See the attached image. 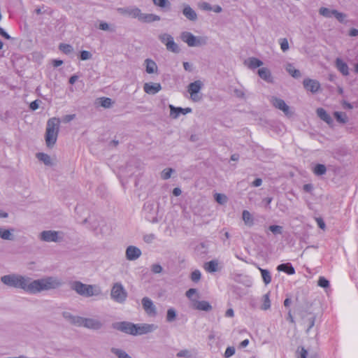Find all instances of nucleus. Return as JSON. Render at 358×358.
Returning <instances> with one entry per match:
<instances>
[{"mask_svg": "<svg viewBox=\"0 0 358 358\" xmlns=\"http://www.w3.org/2000/svg\"><path fill=\"white\" fill-rule=\"evenodd\" d=\"M0 280L8 287L20 289L31 294L56 289L63 285L62 280L55 276H46L34 280L27 275L10 273L1 276Z\"/></svg>", "mask_w": 358, "mask_h": 358, "instance_id": "nucleus-1", "label": "nucleus"}, {"mask_svg": "<svg viewBox=\"0 0 358 358\" xmlns=\"http://www.w3.org/2000/svg\"><path fill=\"white\" fill-rule=\"evenodd\" d=\"M59 122V119L56 117H52L48 120L45 131V143L48 148H52L57 141Z\"/></svg>", "mask_w": 358, "mask_h": 358, "instance_id": "nucleus-2", "label": "nucleus"}, {"mask_svg": "<svg viewBox=\"0 0 358 358\" xmlns=\"http://www.w3.org/2000/svg\"><path fill=\"white\" fill-rule=\"evenodd\" d=\"M181 40L186 43L189 47H199L207 44L206 36H195L189 31H182L180 34Z\"/></svg>", "mask_w": 358, "mask_h": 358, "instance_id": "nucleus-3", "label": "nucleus"}, {"mask_svg": "<svg viewBox=\"0 0 358 358\" xmlns=\"http://www.w3.org/2000/svg\"><path fill=\"white\" fill-rule=\"evenodd\" d=\"M110 298L119 303L125 302L127 298V292L120 282L113 284L110 291Z\"/></svg>", "mask_w": 358, "mask_h": 358, "instance_id": "nucleus-4", "label": "nucleus"}, {"mask_svg": "<svg viewBox=\"0 0 358 358\" xmlns=\"http://www.w3.org/2000/svg\"><path fill=\"white\" fill-rule=\"evenodd\" d=\"M38 238L44 242L59 243L63 241V236L61 231L53 230H45L40 233Z\"/></svg>", "mask_w": 358, "mask_h": 358, "instance_id": "nucleus-5", "label": "nucleus"}, {"mask_svg": "<svg viewBox=\"0 0 358 358\" xmlns=\"http://www.w3.org/2000/svg\"><path fill=\"white\" fill-rule=\"evenodd\" d=\"M159 40L166 46L168 51L178 53L180 48L178 45L174 42L173 37L167 33L161 34L158 36Z\"/></svg>", "mask_w": 358, "mask_h": 358, "instance_id": "nucleus-6", "label": "nucleus"}, {"mask_svg": "<svg viewBox=\"0 0 358 358\" xmlns=\"http://www.w3.org/2000/svg\"><path fill=\"white\" fill-rule=\"evenodd\" d=\"M112 327L115 330L132 336H134V330H136L135 324L127 321L114 322L112 324Z\"/></svg>", "mask_w": 358, "mask_h": 358, "instance_id": "nucleus-7", "label": "nucleus"}, {"mask_svg": "<svg viewBox=\"0 0 358 358\" xmlns=\"http://www.w3.org/2000/svg\"><path fill=\"white\" fill-rule=\"evenodd\" d=\"M203 86V83L199 80H197L189 84L187 87V91L189 93L191 99L193 101L197 102L201 99L202 96L199 95V92H200Z\"/></svg>", "mask_w": 358, "mask_h": 358, "instance_id": "nucleus-8", "label": "nucleus"}, {"mask_svg": "<svg viewBox=\"0 0 358 358\" xmlns=\"http://www.w3.org/2000/svg\"><path fill=\"white\" fill-rule=\"evenodd\" d=\"M103 322L100 320L93 317H82L80 327H85L87 329L99 331L103 327Z\"/></svg>", "mask_w": 358, "mask_h": 358, "instance_id": "nucleus-9", "label": "nucleus"}, {"mask_svg": "<svg viewBox=\"0 0 358 358\" xmlns=\"http://www.w3.org/2000/svg\"><path fill=\"white\" fill-rule=\"evenodd\" d=\"M269 101L275 108L282 110L285 115L291 116L292 115L289 106L286 104L284 100L273 96L270 97Z\"/></svg>", "mask_w": 358, "mask_h": 358, "instance_id": "nucleus-10", "label": "nucleus"}, {"mask_svg": "<svg viewBox=\"0 0 358 358\" xmlns=\"http://www.w3.org/2000/svg\"><path fill=\"white\" fill-rule=\"evenodd\" d=\"M136 330H134V336L146 334L148 333L153 332L158 327L156 324H135Z\"/></svg>", "mask_w": 358, "mask_h": 358, "instance_id": "nucleus-11", "label": "nucleus"}, {"mask_svg": "<svg viewBox=\"0 0 358 358\" xmlns=\"http://www.w3.org/2000/svg\"><path fill=\"white\" fill-rule=\"evenodd\" d=\"M141 303L145 312L149 316L155 317L157 315V308L150 298L147 296L143 297L141 300Z\"/></svg>", "mask_w": 358, "mask_h": 358, "instance_id": "nucleus-12", "label": "nucleus"}, {"mask_svg": "<svg viewBox=\"0 0 358 358\" xmlns=\"http://www.w3.org/2000/svg\"><path fill=\"white\" fill-rule=\"evenodd\" d=\"M140 10L141 9L136 6H128L117 8V11L120 14L133 18H138V16L140 14Z\"/></svg>", "mask_w": 358, "mask_h": 358, "instance_id": "nucleus-13", "label": "nucleus"}, {"mask_svg": "<svg viewBox=\"0 0 358 358\" xmlns=\"http://www.w3.org/2000/svg\"><path fill=\"white\" fill-rule=\"evenodd\" d=\"M141 250L138 248L134 245L128 246L125 252L126 258L129 261L136 260L141 257Z\"/></svg>", "mask_w": 358, "mask_h": 358, "instance_id": "nucleus-14", "label": "nucleus"}, {"mask_svg": "<svg viewBox=\"0 0 358 358\" xmlns=\"http://www.w3.org/2000/svg\"><path fill=\"white\" fill-rule=\"evenodd\" d=\"M303 85L306 90L310 91L312 93L317 92L320 88V83L316 80L310 78L304 79Z\"/></svg>", "mask_w": 358, "mask_h": 358, "instance_id": "nucleus-15", "label": "nucleus"}, {"mask_svg": "<svg viewBox=\"0 0 358 358\" xmlns=\"http://www.w3.org/2000/svg\"><path fill=\"white\" fill-rule=\"evenodd\" d=\"M85 292L84 296L91 297L97 296L102 294L101 289L96 285H85Z\"/></svg>", "mask_w": 358, "mask_h": 358, "instance_id": "nucleus-16", "label": "nucleus"}, {"mask_svg": "<svg viewBox=\"0 0 358 358\" xmlns=\"http://www.w3.org/2000/svg\"><path fill=\"white\" fill-rule=\"evenodd\" d=\"M170 116L173 119H177L180 114L186 115L192 112L191 108H182L181 107H175L173 105H169Z\"/></svg>", "mask_w": 358, "mask_h": 358, "instance_id": "nucleus-17", "label": "nucleus"}, {"mask_svg": "<svg viewBox=\"0 0 358 358\" xmlns=\"http://www.w3.org/2000/svg\"><path fill=\"white\" fill-rule=\"evenodd\" d=\"M62 317L65 319L66 321L69 322L71 324H73V325H75L77 327H80L83 317L74 315L68 311L63 312Z\"/></svg>", "mask_w": 358, "mask_h": 358, "instance_id": "nucleus-18", "label": "nucleus"}, {"mask_svg": "<svg viewBox=\"0 0 358 358\" xmlns=\"http://www.w3.org/2000/svg\"><path fill=\"white\" fill-rule=\"evenodd\" d=\"M137 19L141 22L150 23L155 21H159L161 18L159 15L155 14L143 13L140 10V14Z\"/></svg>", "mask_w": 358, "mask_h": 358, "instance_id": "nucleus-19", "label": "nucleus"}, {"mask_svg": "<svg viewBox=\"0 0 358 358\" xmlns=\"http://www.w3.org/2000/svg\"><path fill=\"white\" fill-rule=\"evenodd\" d=\"M143 90L148 94H155L162 90V86L158 83H146L143 85Z\"/></svg>", "mask_w": 358, "mask_h": 358, "instance_id": "nucleus-20", "label": "nucleus"}, {"mask_svg": "<svg viewBox=\"0 0 358 358\" xmlns=\"http://www.w3.org/2000/svg\"><path fill=\"white\" fill-rule=\"evenodd\" d=\"M257 73L258 76L266 83H273V78L272 76L271 72L268 68L262 67L259 69Z\"/></svg>", "mask_w": 358, "mask_h": 358, "instance_id": "nucleus-21", "label": "nucleus"}, {"mask_svg": "<svg viewBox=\"0 0 358 358\" xmlns=\"http://www.w3.org/2000/svg\"><path fill=\"white\" fill-rule=\"evenodd\" d=\"M192 307L196 310L210 311L212 306L206 301L192 300Z\"/></svg>", "mask_w": 358, "mask_h": 358, "instance_id": "nucleus-22", "label": "nucleus"}, {"mask_svg": "<svg viewBox=\"0 0 358 358\" xmlns=\"http://www.w3.org/2000/svg\"><path fill=\"white\" fill-rule=\"evenodd\" d=\"M182 14L190 21H196L197 20L196 13L187 4L184 5Z\"/></svg>", "mask_w": 358, "mask_h": 358, "instance_id": "nucleus-23", "label": "nucleus"}, {"mask_svg": "<svg viewBox=\"0 0 358 358\" xmlns=\"http://www.w3.org/2000/svg\"><path fill=\"white\" fill-rule=\"evenodd\" d=\"M85 285L80 281H73L71 283V288L79 295L84 296Z\"/></svg>", "mask_w": 358, "mask_h": 358, "instance_id": "nucleus-24", "label": "nucleus"}, {"mask_svg": "<svg viewBox=\"0 0 358 358\" xmlns=\"http://www.w3.org/2000/svg\"><path fill=\"white\" fill-rule=\"evenodd\" d=\"M316 113L317 116L328 124H331L333 123V120L331 117L327 113V111L324 108H317Z\"/></svg>", "mask_w": 358, "mask_h": 358, "instance_id": "nucleus-25", "label": "nucleus"}, {"mask_svg": "<svg viewBox=\"0 0 358 358\" xmlns=\"http://www.w3.org/2000/svg\"><path fill=\"white\" fill-rule=\"evenodd\" d=\"M336 66L343 75L348 76L349 74L348 66L341 59L337 58L336 59Z\"/></svg>", "mask_w": 358, "mask_h": 358, "instance_id": "nucleus-26", "label": "nucleus"}, {"mask_svg": "<svg viewBox=\"0 0 358 358\" xmlns=\"http://www.w3.org/2000/svg\"><path fill=\"white\" fill-rule=\"evenodd\" d=\"M145 71L148 73L151 74L157 72V64L150 59H146L145 60Z\"/></svg>", "mask_w": 358, "mask_h": 358, "instance_id": "nucleus-27", "label": "nucleus"}, {"mask_svg": "<svg viewBox=\"0 0 358 358\" xmlns=\"http://www.w3.org/2000/svg\"><path fill=\"white\" fill-rule=\"evenodd\" d=\"M245 64L250 69H255L263 65V62L256 57H250Z\"/></svg>", "mask_w": 358, "mask_h": 358, "instance_id": "nucleus-28", "label": "nucleus"}, {"mask_svg": "<svg viewBox=\"0 0 358 358\" xmlns=\"http://www.w3.org/2000/svg\"><path fill=\"white\" fill-rule=\"evenodd\" d=\"M277 269L280 271H283L287 274L292 275L295 273V270L291 264H281L278 266Z\"/></svg>", "mask_w": 358, "mask_h": 358, "instance_id": "nucleus-29", "label": "nucleus"}, {"mask_svg": "<svg viewBox=\"0 0 358 358\" xmlns=\"http://www.w3.org/2000/svg\"><path fill=\"white\" fill-rule=\"evenodd\" d=\"M36 157L38 160L43 162L47 166H52L53 163L50 156L43 152H38L36 154Z\"/></svg>", "mask_w": 358, "mask_h": 358, "instance_id": "nucleus-30", "label": "nucleus"}, {"mask_svg": "<svg viewBox=\"0 0 358 358\" xmlns=\"http://www.w3.org/2000/svg\"><path fill=\"white\" fill-rule=\"evenodd\" d=\"M204 268L209 273H214L218 270V262L217 260H211L205 264Z\"/></svg>", "mask_w": 358, "mask_h": 358, "instance_id": "nucleus-31", "label": "nucleus"}, {"mask_svg": "<svg viewBox=\"0 0 358 358\" xmlns=\"http://www.w3.org/2000/svg\"><path fill=\"white\" fill-rule=\"evenodd\" d=\"M110 352L117 358H132L126 351L120 348H112Z\"/></svg>", "mask_w": 358, "mask_h": 358, "instance_id": "nucleus-32", "label": "nucleus"}, {"mask_svg": "<svg viewBox=\"0 0 358 358\" xmlns=\"http://www.w3.org/2000/svg\"><path fill=\"white\" fill-rule=\"evenodd\" d=\"M242 217L245 225L252 227L254 224L253 217L248 210H244L242 213Z\"/></svg>", "mask_w": 358, "mask_h": 358, "instance_id": "nucleus-33", "label": "nucleus"}, {"mask_svg": "<svg viewBox=\"0 0 358 358\" xmlns=\"http://www.w3.org/2000/svg\"><path fill=\"white\" fill-rule=\"evenodd\" d=\"M285 69L286 71L294 78H299L301 76L299 70L296 69L292 64H287Z\"/></svg>", "mask_w": 358, "mask_h": 358, "instance_id": "nucleus-34", "label": "nucleus"}, {"mask_svg": "<svg viewBox=\"0 0 358 358\" xmlns=\"http://www.w3.org/2000/svg\"><path fill=\"white\" fill-rule=\"evenodd\" d=\"M14 229H3L0 227V238H1L3 240H13V236L11 234V231H13Z\"/></svg>", "mask_w": 358, "mask_h": 358, "instance_id": "nucleus-35", "label": "nucleus"}, {"mask_svg": "<svg viewBox=\"0 0 358 358\" xmlns=\"http://www.w3.org/2000/svg\"><path fill=\"white\" fill-rule=\"evenodd\" d=\"M334 115L336 120L340 123L345 124L348 121V117L345 113L336 111L334 112Z\"/></svg>", "mask_w": 358, "mask_h": 358, "instance_id": "nucleus-36", "label": "nucleus"}, {"mask_svg": "<svg viewBox=\"0 0 358 358\" xmlns=\"http://www.w3.org/2000/svg\"><path fill=\"white\" fill-rule=\"evenodd\" d=\"M259 271L262 273V277L265 285H268L271 281V275L269 271L259 268Z\"/></svg>", "mask_w": 358, "mask_h": 358, "instance_id": "nucleus-37", "label": "nucleus"}, {"mask_svg": "<svg viewBox=\"0 0 358 358\" xmlns=\"http://www.w3.org/2000/svg\"><path fill=\"white\" fill-rule=\"evenodd\" d=\"M177 313L173 308H170L167 310L166 320L168 322H172L176 320Z\"/></svg>", "mask_w": 358, "mask_h": 358, "instance_id": "nucleus-38", "label": "nucleus"}, {"mask_svg": "<svg viewBox=\"0 0 358 358\" xmlns=\"http://www.w3.org/2000/svg\"><path fill=\"white\" fill-rule=\"evenodd\" d=\"M327 172V168L324 164H317L313 169V173L316 176H322Z\"/></svg>", "mask_w": 358, "mask_h": 358, "instance_id": "nucleus-39", "label": "nucleus"}, {"mask_svg": "<svg viewBox=\"0 0 358 358\" xmlns=\"http://www.w3.org/2000/svg\"><path fill=\"white\" fill-rule=\"evenodd\" d=\"M271 307V301L269 299V293H267L263 296V303L261 308L264 310L269 309Z\"/></svg>", "mask_w": 358, "mask_h": 358, "instance_id": "nucleus-40", "label": "nucleus"}, {"mask_svg": "<svg viewBox=\"0 0 358 358\" xmlns=\"http://www.w3.org/2000/svg\"><path fill=\"white\" fill-rule=\"evenodd\" d=\"M59 49L66 55L71 53L73 50V47L71 45L66 43L59 44Z\"/></svg>", "mask_w": 358, "mask_h": 358, "instance_id": "nucleus-41", "label": "nucleus"}, {"mask_svg": "<svg viewBox=\"0 0 358 358\" xmlns=\"http://www.w3.org/2000/svg\"><path fill=\"white\" fill-rule=\"evenodd\" d=\"M99 103H100V105L105 108H109L113 105V101H112L111 99L108 98V97H101L100 99Z\"/></svg>", "mask_w": 358, "mask_h": 358, "instance_id": "nucleus-42", "label": "nucleus"}, {"mask_svg": "<svg viewBox=\"0 0 358 358\" xmlns=\"http://www.w3.org/2000/svg\"><path fill=\"white\" fill-rule=\"evenodd\" d=\"M334 10H330L325 7H322L319 10L320 15L325 17H333Z\"/></svg>", "mask_w": 358, "mask_h": 358, "instance_id": "nucleus-43", "label": "nucleus"}, {"mask_svg": "<svg viewBox=\"0 0 358 358\" xmlns=\"http://www.w3.org/2000/svg\"><path fill=\"white\" fill-rule=\"evenodd\" d=\"M174 169H171V168H167V169H164L162 172H161V178L163 179V180H168L171 178V174L174 172Z\"/></svg>", "mask_w": 358, "mask_h": 358, "instance_id": "nucleus-44", "label": "nucleus"}, {"mask_svg": "<svg viewBox=\"0 0 358 358\" xmlns=\"http://www.w3.org/2000/svg\"><path fill=\"white\" fill-rule=\"evenodd\" d=\"M201 278V273L199 270H195L191 273L190 278L192 281L194 282H198Z\"/></svg>", "mask_w": 358, "mask_h": 358, "instance_id": "nucleus-45", "label": "nucleus"}, {"mask_svg": "<svg viewBox=\"0 0 358 358\" xmlns=\"http://www.w3.org/2000/svg\"><path fill=\"white\" fill-rule=\"evenodd\" d=\"M333 16L335 17L340 22H345L346 18L345 14L340 13L336 10H334Z\"/></svg>", "mask_w": 358, "mask_h": 358, "instance_id": "nucleus-46", "label": "nucleus"}, {"mask_svg": "<svg viewBox=\"0 0 358 358\" xmlns=\"http://www.w3.org/2000/svg\"><path fill=\"white\" fill-rule=\"evenodd\" d=\"M268 229L275 235L282 234V227L279 225H271Z\"/></svg>", "mask_w": 358, "mask_h": 358, "instance_id": "nucleus-47", "label": "nucleus"}, {"mask_svg": "<svg viewBox=\"0 0 358 358\" xmlns=\"http://www.w3.org/2000/svg\"><path fill=\"white\" fill-rule=\"evenodd\" d=\"M215 199L220 204H224L227 201V198L224 194L219 193L215 194Z\"/></svg>", "mask_w": 358, "mask_h": 358, "instance_id": "nucleus-48", "label": "nucleus"}, {"mask_svg": "<svg viewBox=\"0 0 358 358\" xmlns=\"http://www.w3.org/2000/svg\"><path fill=\"white\" fill-rule=\"evenodd\" d=\"M153 3L160 8H166L170 6L168 0H152Z\"/></svg>", "mask_w": 358, "mask_h": 358, "instance_id": "nucleus-49", "label": "nucleus"}, {"mask_svg": "<svg viewBox=\"0 0 358 358\" xmlns=\"http://www.w3.org/2000/svg\"><path fill=\"white\" fill-rule=\"evenodd\" d=\"M317 285L323 288H327L329 287V281L324 277H320L317 281Z\"/></svg>", "mask_w": 358, "mask_h": 358, "instance_id": "nucleus-50", "label": "nucleus"}, {"mask_svg": "<svg viewBox=\"0 0 358 358\" xmlns=\"http://www.w3.org/2000/svg\"><path fill=\"white\" fill-rule=\"evenodd\" d=\"M176 356L178 357L191 358L192 355L189 350H182L177 353Z\"/></svg>", "mask_w": 358, "mask_h": 358, "instance_id": "nucleus-51", "label": "nucleus"}, {"mask_svg": "<svg viewBox=\"0 0 358 358\" xmlns=\"http://www.w3.org/2000/svg\"><path fill=\"white\" fill-rule=\"evenodd\" d=\"M306 322L308 323V328L306 332L308 333L311 328H313V326L315 325V316L311 315L310 317L307 319Z\"/></svg>", "mask_w": 358, "mask_h": 358, "instance_id": "nucleus-52", "label": "nucleus"}, {"mask_svg": "<svg viewBox=\"0 0 358 358\" xmlns=\"http://www.w3.org/2000/svg\"><path fill=\"white\" fill-rule=\"evenodd\" d=\"M92 57V53L87 50H83L80 52V58L81 60H88L90 59Z\"/></svg>", "mask_w": 358, "mask_h": 358, "instance_id": "nucleus-53", "label": "nucleus"}, {"mask_svg": "<svg viewBox=\"0 0 358 358\" xmlns=\"http://www.w3.org/2000/svg\"><path fill=\"white\" fill-rule=\"evenodd\" d=\"M280 48L283 52H286L289 49V43L287 38L280 39Z\"/></svg>", "mask_w": 358, "mask_h": 358, "instance_id": "nucleus-54", "label": "nucleus"}, {"mask_svg": "<svg viewBox=\"0 0 358 358\" xmlns=\"http://www.w3.org/2000/svg\"><path fill=\"white\" fill-rule=\"evenodd\" d=\"M196 294H197V289L194 288H190L186 292L185 295L192 302V300H196L193 298V295Z\"/></svg>", "mask_w": 358, "mask_h": 358, "instance_id": "nucleus-55", "label": "nucleus"}, {"mask_svg": "<svg viewBox=\"0 0 358 358\" xmlns=\"http://www.w3.org/2000/svg\"><path fill=\"white\" fill-rule=\"evenodd\" d=\"M235 351H236V350H235L234 347H228L225 350L224 357L229 358V357H231L232 355H234L235 354Z\"/></svg>", "mask_w": 358, "mask_h": 358, "instance_id": "nucleus-56", "label": "nucleus"}, {"mask_svg": "<svg viewBox=\"0 0 358 358\" xmlns=\"http://www.w3.org/2000/svg\"><path fill=\"white\" fill-rule=\"evenodd\" d=\"M99 28L103 31H114L113 29H110V25L106 22H101L99 25Z\"/></svg>", "mask_w": 358, "mask_h": 358, "instance_id": "nucleus-57", "label": "nucleus"}, {"mask_svg": "<svg viewBox=\"0 0 358 358\" xmlns=\"http://www.w3.org/2000/svg\"><path fill=\"white\" fill-rule=\"evenodd\" d=\"M155 236L153 234H146L143 236V241L147 243H151L155 240Z\"/></svg>", "mask_w": 358, "mask_h": 358, "instance_id": "nucleus-58", "label": "nucleus"}, {"mask_svg": "<svg viewBox=\"0 0 358 358\" xmlns=\"http://www.w3.org/2000/svg\"><path fill=\"white\" fill-rule=\"evenodd\" d=\"M151 271L154 273H160L162 271V267L160 264H155L152 266Z\"/></svg>", "mask_w": 358, "mask_h": 358, "instance_id": "nucleus-59", "label": "nucleus"}, {"mask_svg": "<svg viewBox=\"0 0 358 358\" xmlns=\"http://www.w3.org/2000/svg\"><path fill=\"white\" fill-rule=\"evenodd\" d=\"M199 7L203 10H212L213 8L207 2H202L199 4Z\"/></svg>", "mask_w": 358, "mask_h": 358, "instance_id": "nucleus-60", "label": "nucleus"}, {"mask_svg": "<svg viewBox=\"0 0 358 358\" xmlns=\"http://www.w3.org/2000/svg\"><path fill=\"white\" fill-rule=\"evenodd\" d=\"M41 103V101L40 100H35L34 101H32L30 105H29V108L31 110H36L39 107V103Z\"/></svg>", "mask_w": 358, "mask_h": 358, "instance_id": "nucleus-61", "label": "nucleus"}, {"mask_svg": "<svg viewBox=\"0 0 358 358\" xmlns=\"http://www.w3.org/2000/svg\"><path fill=\"white\" fill-rule=\"evenodd\" d=\"M234 94L236 96L238 97V98H245V93L244 92L241 90V89H235L234 90Z\"/></svg>", "mask_w": 358, "mask_h": 358, "instance_id": "nucleus-62", "label": "nucleus"}, {"mask_svg": "<svg viewBox=\"0 0 358 358\" xmlns=\"http://www.w3.org/2000/svg\"><path fill=\"white\" fill-rule=\"evenodd\" d=\"M316 222L317 223L318 227L320 229H325V227H326L325 223H324V220L321 217H317L316 218Z\"/></svg>", "mask_w": 358, "mask_h": 358, "instance_id": "nucleus-63", "label": "nucleus"}, {"mask_svg": "<svg viewBox=\"0 0 358 358\" xmlns=\"http://www.w3.org/2000/svg\"><path fill=\"white\" fill-rule=\"evenodd\" d=\"M303 189L306 192H309V193H311L312 191L313 190V185L312 184H306L303 185Z\"/></svg>", "mask_w": 358, "mask_h": 358, "instance_id": "nucleus-64", "label": "nucleus"}]
</instances>
